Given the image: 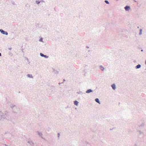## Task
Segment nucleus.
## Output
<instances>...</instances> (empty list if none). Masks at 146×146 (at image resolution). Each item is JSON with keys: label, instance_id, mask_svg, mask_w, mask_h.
Segmentation results:
<instances>
[{"label": "nucleus", "instance_id": "obj_9", "mask_svg": "<svg viewBox=\"0 0 146 146\" xmlns=\"http://www.w3.org/2000/svg\"><path fill=\"white\" fill-rule=\"evenodd\" d=\"M111 86L112 88V89L115 90L116 89V86L115 85V84H113L111 85Z\"/></svg>", "mask_w": 146, "mask_h": 146}, {"label": "nucleus", "instance_id": "obj_3", "mask_svg": "<svg viewBox=\"0 0 146 146\" xmlns=\"http://www.w3.org/2000/svg\"><path fill=\"white\" fill-rule=\"evenodd\" d=\"M137 135L139 136L142 134H143L144 133V132H143L142 131H141L140 130H139L137 131Z\"/></svg>", "mask_w": 146, "mask_h": 146}, {"label": "nucleus", "instance_id": "obj_29", "mask_svg": "<svg viewBox=\"0 0 146 146\" xmlns=\"http://www.w3.org/2000/svg\"><path fill=\"white\" fill-rule=\"evenodd\" d=\"M86 47L87 48H88L89 47H88V46H87Z\"/></svg>", "mask_w": 146, "mask_h": 146}, {"label": "nucleus", "instance_id": "obj_13", "mask_svg": "<svg viewBox=\"0 0 146 146\" xmlns=\"http://www.w3.org/2000/svg\"><path fill=\"white\" fill-rule=\"evenodd\" d=\"M78 103L79 102L76 100L74 101V104L76 106H77L78 105Z\"/></svg>", "mask_w": 146, "mask_h": 146}, {"label": "nucleus", "instance_id": "obj_26", "mask_svg": "<svg viewBox=\"0 0 146 146\" xmlns=\"http://www.w3.org/2000/svg\"><path fill=\"white\" fill-rule=\"evenodd\" d=\"M9 54L10 55H11H11H12V53L11 52H9Z\"/></svg>", "mask_w": 146, "mask_h": 146}, {"label": "nucleus", "instance_id": "obj_16", "mask_svg": "<svg viewBox=\"0 0 146 146\" xmlns=\"http://www.w3.org/2000/svg\"><path fill=\"white\" fill-rule=\"evenodd\" d=\"M144 125V124L143 123H142L139 126L140 127H141V128H143V127Z\"/></svg>", "mask_w": 146, "mask_h": 146}, {"label": "nucleus", "instance_id": "obj_28", "mask_svg": "<svg viewBox=\"0 0 146 146\" xmlns=\"http://www.w3.org/2000/svg\"><path fill=\"white\" fill-rule=\"evenodd\" d=\"M145 64L146 65V60H145Z\"/></svg>", "mask_w": 146, "mask_h": 146}, {"label": "nucleus", "instance_id": "obj_30", "mask_svg": "<svg viewBox=\"0 0 146 146\" xmlns=\"http://www.w3.org/2000/svg\"><path fill=\"white\" fill-rule=\"evenodd\" d=\"M141 51H143V50H141Z\"/></svg>", "mask_w": 146, "mask_h": 146}, {"label": "nucleus", "instance_id": "obj_33", "mask_svg": "<svg viewBox=\"0 0 146 146\" xmlns=\"http://www.w3.org/2000/svg\"><path fill=\"white\" fill-rule=\"evenodd\" d=\"M64 82H65V79H64Z\"/></svg>", "mask_w": 146, "mask_h": 146}, {"label": "nucleus", "instance_id": "obj_18", "mask_svg": "<svg viewBox=\"0 0 146 146\" xmlns=\"http://www.w3.org/2000/svg\"><path fill=\"white\" fill-rule=\"evenodd\" d=\"M105 2L107 4H109V2H108V1L107 0H105Z\"/></svg>", "mask_w": 146, "mask_h": 146}, {"label": "nucleus", "instance_id": "obj_5", "mask_svg": "<svg viewBox=\"0 0 146 146\" xmlns=\"http://www.w3.org/2000/svg\"><path fill=\"white\" fill-rule=\"evenodd\" d=\"M40 55L41 56L44 57V58H47L48 57V56L46 55H44L43 54L41 53H40Z\"/></svg>", "mask_w": 146, "mask_h": 146}, {"label": "nucleus", "instance_id": "obj_32", "mask_svg": "<svg viewBox=\"0 0 146 146\" xmlns=\"http://www.w3.org/2000/svg\"><path fill=\"white\" fill-rule=\"evenodd\" d=\"M27 60H28V59L27 58Z\"/></svg>", "mask_w": 146, "mask_h": 146}, {"label": "nucleus", "instance_id": "obj_17", "mask_svg": "<svg viewBox=\"0 0 146 146\" xmlns=\"http://www.w3.org/2000/svg\"><path fill=\"white\" fill-rule=\"evenodd\" d=\"M142 29H140L139 32V35H141L142 34Z\"/></svg>", "mask_w": 146, "mask_h": 146}, {"label": "nucleus", "instance_id": "obj_6", "mask_svg": "<svg viewBox=\"0 0 146 146\" xmlns=\"http://www.w3.org/2000/svg\"><path fill=\"white\" fill-rule=\"evenodd\" d=\"M126 11H128L130 9V7L129 6H126L124 8Z\"/></svg>", "mask_w": 146, "mask_h": 146}, {"label": "nucleus", "instance_id": "obj_31", "mask_svg": "<svg viewBox=\"0 0 146 146\" xmlns=\"http://www.w3.org/2000/svg\"><path fill=\"white\" fill-rule=\"evenodd\" d=\"M137 28H139V27H137Z\"/></svg>", "mask_w": 146, "mask_h": 146}, {"label": "nucleus", "instance_id": "obj_27", "mask_svg": "<svg viewBox=\"0 0 146 146\" xmlns=\"http://www.w3.org/2000/svg\"><path fill=\"white\" fill-rule=\"evenodd\" d=\"M1 56V53L0 52V56Z\"/></svg>", "mask_w": 146, "mask_h": 146}, {"label": "nucleus", "instance_id": "obj_1", "mask_svg": "<svg viewBox=\"0 0 146 146\" xmlns=\"http://www.w3.org/2000/svg\"><path fill=\"white\" fill-rule=\"evenodd\" d=\"M6 118V116L4 115V114L0 111V120H3L4 119Z\"/></svg>", "mask_w": 146, "mask_h": 146}, {"label": "nucleus", "instance_id": "obj_21", "mask_svg": "<svg viewBox=\"0 0 146 146\" xmlns=\"http://www.w3.org/2000/svg\"><path fill=\"white\" fill-rule=\"evenodd\" d=\"M60 135V133H58V139H59Z\"/></svg>", "mask_w": 146, "mask_h": 146}, {"label": "nucleus", "instance_id": "obj_7", "mask_svg": "<svg viewBox=\"0 0 146 146\" xmlns=\"http://www.w3.org/2000/svg\"><path fill=\"white\" fill-rule=\"evenodd\" d=\"M27 143H28L30 144L31 145H33L34 144V143L32 141H31V140H30L29 141H28L27 142Z\"/></svg>", "mask_w": 146, "mask_h": 146}, {"label": "nucleus", "instance_id": "obj_2", "mask_svg": "<svg viewBox=\"0 0 146 146\" xmlns=\"http://www.w3.org/2000/svg\"><path fill=\"white\" fill-rule=\"evenodd\" d=\"M0 32L3 34L7 35L8 33L7 31H5L2 29H0Z\"/></svg>", "mask_w": 146, "mask_h": 146}, {"label": "nucleus", "instance_id": "obj_8", "mask_svg": "<svg viewBox=\"0 0 146 146\" xmlns=\"http://www.w3.org/2000/svg\"><path fill=\"white\" fill-rule=\"evenodd\" d=\"M93 90L91 89H89L88 90L86 91V93H89L91 92H92Z\"/></svg>", "mask_w": 146, "mask_h": 146}, {"label": "nucleus", "instance_id": "obj_20", "mask_svg": "<svg viewBox=\"0 0 146 146\" xmlns=\"http://www.w3.org/2000/svg\"><path fill=\"white\" fill-rule=\"evenodd\" d=\"M39 41H40V42H42L43 41V39L42 38H40L39 40Z\"/></svg>", "mask_w": 146, "mask_h": 146}, {"label": "nucleus", "instance_id": "obj_22", "mask_svg": "<svg viewBox=\"0 0 146 146\" xmlns=\"http://www.w3.org/2000/svg\"><path fill=\"white\" fill-rule=\"evenodd\" d=\"M77 93L79 94H82V92L80 91L79 92H77Z\"/></svg>", "mask_w": 146, "mask_h": 146}, {"label": "nucleus", "instance_id": "obj_12", "mask_svg": "<svg viewBox=\"0 0 146 146\" xmlns=\"http://www.w3.org/2000/svg\"><path fill=\"white\" fill-rule=\"evenodd\" d=\"M141 65L140 64H138L135 67V68L136 69H139L141 67Z\"/></svg>", "mask_w": 146, "mask_h": 146}, {"label": "nucleus", "instance_id": "obj_4", "mask_svg": "<svg viewBox=\"0 0 146 146\" xmlns=\"http://www.w3.org/2000/svg\"><path fill=\"white\" fill-rule=\"evenodd\" d=\"M36 132L40 137L42 139H43L42 136L43 134L42 133L39 132L38 131H36Z\"/></svg>", "mask_w": 146, "mask_h": 146}, {"label": "nucleus", "instance_id": "obj_25", "mask_svg": "<svg viewBox=\"0 0 146 146\" xmlns=\"http://www.w3.org/2000/svg\"><path fill=\"white\" fill-rule=\"evenodd\" d=\"M8 135H9L10 136H11V135H12L11 134H10V133H8Z\"/></svg>", "mask_w": 146, "mask_h": 146}, {"label": "nucleus", "instance_id": "obj_10", "mask_svg": "<svg viewBox=\"0 0 146 146\" xmlns=\"http://www.w3.org/2000/svg\"><path fill=\"white\" fill-rule=\"evenodd\" d=\"M95 101L96 102L98 103L99 104H101V103L98 98H96L95 99Z\"/></svg>", "mask_w": 146, "mask_h": 146}, {"label": "nucleus", "instance_id": "obj_23", "mask_svg": "<svg viewBox=\"0 0 146 146\" xmlns=\"http://www.w3.org/2000/svg\"><path fill=\"white\" fill-rule=\"evenodd\" d=\"M63 82H62V83H59V85H60V84H62V83H63V82H64V79H63Z\"/></svg>", "mask_w": 146, "mask_h": 146}, {"label": "nucleus", "instance_id": "obj_19", "mask_svg": "<svg viewBox=\"0 0 146 146\" xmlns=\"http://www.w3.org/2000/svg\"><path fill=\"white\" fill-rule=\"evenodd\" d=\"M40 2L39 1H36V3L37 4H38L40 3Z\"/></svg>", "mask_w": 146, "mask_h": 146}, {"label": "nucleus", "instance_id": "obj_14", "mask_svg": "<svg viewBox=\"0 0 146 146\" xmlns=\"http://www.w3.org/2000/svg\"><path fill=\"white\" fill-rule=\"evenodd\" d=\"M27 76L28 77H29L30 78H33V76H32V74H28L27 75Z\"/></svg>", "mask_w": 146, "mask_h": 146}, {"label": "nucleus", "instance_id": "obj_11", "mask_svg": "<svg viewBox=\"0 0 146 146\" xmlns=\"http://www.w3.org/2000/svg\"><path fill=\"white\" fill-rule=\"evenodd\" d=\"M99 68L102 70L103 71L104 70V68L102 66L100 65L99 66Z\"/></svg>", "mask_w": 146, "mask_h": 146}, {"label": "nucleus", "instance_id": "obj_24", "mask_svg": "<svg viewBox=\"0 0 146 146\" xmlns=\"http://www.w3.org/2000/svg\"><path fill=\"white\" fill-rule=\"evenodd\" d=\"M8 49H9V50H11L12 48H11V47H10V48H8Z\"/></svg>", "mask_w": 146, "mask_h": 146}, {"label": "nucleus", "instance_id": "obj_15", "mask_svg": "<svg viewBox=\"0 0 146 146\" xmlns=\"http://www.w3.org/2000/svg\"><path fill=\"white\" fill-rule=\"evenodd\" d=\"M10 106L12 108H13L14 107H15L16 106L13 104H10Z\"/></svg>", "mask_w": 146, "mask_h": 146}]
</instances>
